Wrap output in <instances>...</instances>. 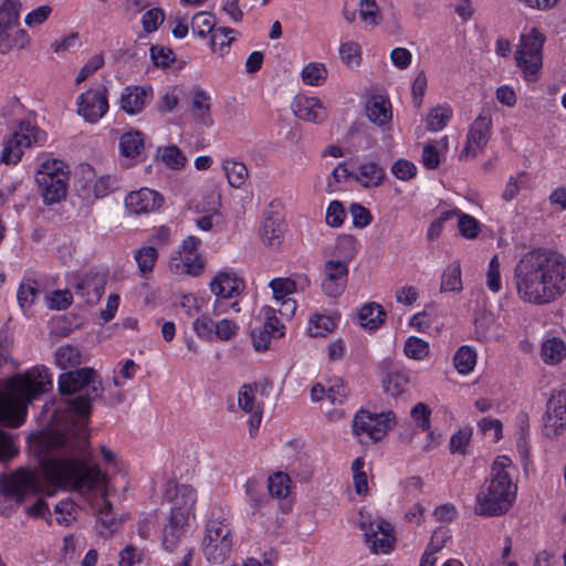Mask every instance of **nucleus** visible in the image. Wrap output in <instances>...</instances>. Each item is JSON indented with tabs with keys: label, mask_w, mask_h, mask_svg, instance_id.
Returning <instances> with one entry per match:
<instances>
[{
	"label": "nucleus",
	"mask_w": 566,
	"mask_h": 566,
	"mask_svg": "<svg viewBox=\"0 0 566 566\" xmlns=\"http://www.w3.org/2000/svg\"><path fill=\"white\" fill-rule=\"evenodd\" d=\"M77 454L72 457L43 458L38 470L21 468L0 476L3 494L18 503L31 495L53 496L57 489H67L86 496L95 509L96 531L103 537L112 536L122 524L107 500L106 475L97 465L90 464L85 430L75 431Z\"/></svg>",
	"instance_id": "nucleus-1"
},
{
	"label": "nucleus",
	"mask_w": 566,
	"mask_h": 566,
	"mask_svg": "<svg viewBox=\"0 0 566 566\" xmlns=\"http://www.w3.org/2000/svg\"><path fill=\"white\" fill-rule=\"evenodd\" d=\"M57 386L62 395L78 394V396L69 400V406L80 419L73 420L65 429H53L31 441L30 449L36 455L39 464L45 457H72L77 454L74 433L80 428L85 430L86 451H90L84 418L91 412L93 398L101 394V382L96 379V373L92 368H80L61 374Z\"/></svg>",
	"instance_id": "nucleus-2"
},
{
	"label": "nucleus",
	"mask_w": 566,
	"mask_h": 566,
	"mask_svg": "<svg viewBox=\"0 0 566 566\" xmlns=\"http://www.w3.org/2000/svg\"><path fill=\"white\" fill-rule=\"evenodd\" d=\"M513 280L522 302L551 304L566 292V256L553 249H531L516 262Z\"/></svg>",
	"instance_id": "nucleus-3"
},
{
	"label": "nucleus",
	"mask_w": 566,
	"mask_h": 566,
	"mask_svg": "<svg viewBox=\"0 0 566 566\" xmlns=\"http://www.w3.org/2000/svg\"><path fill=\"white\" fill-rule=\"evenodd\" d=\"M52 386L53 376L43 365L15 375L0 392V421L11 427L21 426L27 418L28 405Z\"/></svg>",
	"instance_id": "nucleus-4"
},
{
	"label": "nucleus",
	"mask_w": 566,
	"mask_h": 566,
	"mask_svg": "<svg viewBox=\"0 0 566 566\" xmlns=\"http://www.w3.org/2000/svg\"><path fill=\"white\" fill-rule=\"evenodd\" d=\"M513 473L514 467L509 457L497 455L493 460L489 478L475 496L474 512L478 515L500 516L512 507L517 493Z\"/></svg>",
	"instance_id": "nucleus-5"
},
{
	"label": "nucleus",
	"mask_w": 566,
	"mask_h": 566,
	"mask_svg": "<svg viewBox=\"0 0 566 566\" xmlns=\"http://www.w3.org/2000/svg\"><path fill=\"white\" fill-rule=\"evenodd\" d=\"M210 292L214 295L211 315L219 317L229 310L239 313V303L245 290V282L233 269L218 271L209 283Z\"/></svg>",
	"instance_id": "nucleus-6"
},
{
	"label": "nucleus",
	"mask_w": 566,
	"mask_h": 566,
	"mask_svg": "<svg viewBox=\"0 0 566 566\" xmlns=\"http://www.w3.org/2000/svg\"><path fill=\"white\" fill-rule=\"evenodd\" d=\"M234 546L232 527L227 517L212 512L201 542V551L210 564H222L231 554Z\"/></svg>",
	"instance_id": "nucleus-7"
},
{
	"label": "nucleus",
	"mask_w": 566,
	"mask_h": 566,
	"mask_svg": "<svg viewBox=\"0 0 566 566\" xmlns=\"http://www.w3.org/2000/svg\"><path fill=\"white\" fill-rule=\"evenodd\" d=\"M545 41V35L535 28L524 31L520 36L515 61L527 82H536L539 78Z\"/></svg>",
	"instance_id": "nucleus-8"
},
{
	"label": "nucleus",
	"mask_w": 566,
	"mask_h": 566,
	"mask_svg": "<svg viewBox=\"0 0 566 566\" xmlns=\"http://www.w3.org/2000/svg\"><path fill=\"white\" fill-rule=\"evenodd\" d=\"M35 179L44 203L53 205L65 198L69 170L62 160L55 158L44 159L39 165Z\"/></svg>",
	"instance_id": "nucleus-9"
},
{
	"label": "nucleus",
	"mask_w": 566,
	"mask_h": 566,
	"mask_svg": "<svg viewBox=\"0 0 566 566\" xmlns=\"http://www.w3.org/2000/svg\"><path fill=\"white\" fill-rule=\"evenodd\" d=\"M46 140V134L29 120L20 122L13 132L3 140L0 161L6 165H17L24 149L40 146Z\"/></svg>",
	"instance_id": "nucleus-10"
},
{
	"label": "nucleus",
	"mask_w": 566,
	"mask_h": 566,
	"mask_svg": "<svg viewBox=\"0 0 566 566\" xmlns=\"http://www.w3.org/2000/svg\"><path fill=\"white\" fill-rule=\"evenodd\" d=\"M200 245L199 238L187 237L169 258L170 273L177 276H199L206 266V260L199 251Z\"/></svg>",
	"instance_id": "nucleus-11"
},
{
	"label": "nucleus",
	"mask_w": 566,
	"mask_h": 566,
	"mask_svg": "<svg viewBox=\"0 0 566 566\" xmlns=\"http://www.w3.org/2000/svg\"><path fill=\"white\" fill-rule=\"evenodd\" d=\"M395 422L396 416L392 411L373 413L360 409L353 419V434L360 443H374L381 440Z\"/></svg>",
	"instance_id": "nucleus-12"
},
{
	"label": "nucleus",
	"mask_w": 566,
	"mask_h": 566,
	"mask_svg": "<svg viewBox=\"0 0 566 566\" xmlns=\"http://www.w3.org/2000/svg\"><path fill=\"white\" fill-rule=\"evenodd\" d=\"M76 112L86 123H98L108 112L107 90L103 86L88 88L76 98Z\"/></svg>",
	"instance_id": "nucleus-13"
},
{
	"label": "nucleus",
	"mask_w": 566,
	"mask_h": 566,
	"mask_svg": "<svg viewBox=\"0 0 566 566\" xmlns=\"http://www.w3.org/2000/svg\"><path fill=\"white\" fill-rule=\"evenodd\" d=\"M492 128V119L488 113H481L470 125L467 140L459 154L460 160H471L485 148Z\"/></svg>",
	"instance_id": "nucleus-14"
},
{
	"label": "nucleus",
	"mask_w": 566,
	"mask_h": 566,
	"mask_svg": "<svg viewBox=\"0 0 566 566\" xmlns=\"http://www.w3.org/2000/svg\"><path fill=\"white\" fill-rule=\"evenodd\" d=\"M165 496L170 504L169 515L189 521L195 518L197 491L191 485L169 483Z\"/></svg>",
	"instance_id": "nucleus-15"
},
{
	"label": "nucleus",
	"mask_w": 566,
	"mask_h": 566,
	"mask_svg": "<svg viewBox=\"0 0 566 566\" xmlns=\"http://www.w3.org/2000/svg\"><path fill=\"white\" fill-rule=\"evenodd\" d=\"M296 118L312 124H322L328 116V109L321 98L303 94L296 95L291 104Z\"/></svg>",
	"instance_id": "nucleus-16"
},
{
	"label": "nucleus",
	"mask_w": 566,
	"mask_h": 566,
	"mask_svg": "<svg viewBox=\"0 0 566 566\" xmlns=\"http://www.w3.org/2000/svg\"><path fill=\"white\" fill-rule=\"evenodd\" d=\"M566 427V390L554 394L547 402L544 430L548 437L559 434Z\"/></svg>",
	"instance_id": "nucleus-17"
},
{
	"label": "nucleus",
	"mask_w": 566,
	"mask_h": 566,
	"mask_svg": "<svg viewBox=\"0 0 566 566\" xmlns=\"http://www.w3.org/2000/svg\"><path fill=\"white\" fill-rule=\"evenodd\" d=\"M258 387L255 385H243L238 392V403L242 411L250 415L248 424L250 434H254L262 421V402L258 400Z\"/></svg>",
	"instance_id": "nucleus-18"
},
{
	"label": "nucleus",
	"mask_w": 566,
	"mask_h": 566,
	"mask_svg": "<svg viewBox=\"0 0 566 566\" xmlns=\"http://www.w3.org/2000/svg\"><path fill=\"white\" fill-rule=\"evenodd\" d=\"M348 266L343 261L329 260L324 266L323 292L331 297L339 296L347 283Z\"/></svg>",
	"instance_id": "nucleus-19"
},
{
	"label": "nucleus",
	"mask_w": 566,
	"mask_h": 566,
	"mask_svg": "<svg viewBox=\"0 0 566 566\" xmlns=\"http://www.w3.org/2000/svg\"><path fill=\"white\" fill-rule=\"evenodd\" d=\"M164 203L163 196L149 188L129 192L125 198L126 209L134 214L150 213L158 210Z\"/></svg>",
	"instance_id": "nucleus-20"
},
{
	"label": "nucleus",
	"mask_w": 566,
	"mask_h": 566,
	"mask_svg": "<svg viewBox=\"0 0 566 566\" xmlns=\"http://www.w3.org/2000/svg\"><path fill=\"white\" fill-rule=\"evenodd\" d=\"M273 298L280 305L282 316L292 317L296 311V302L290 296L297 291V282L291 277H276L270 281Z\"/></svg>",
	"instance_id": "nucleus-21"
},
{
	"label": "nucleus",
	"mask_w": 566,
	"mask_h": 566,
	"mask_svg": "<svg viewBox=\"0 0 566 566\" xmlns=\"http://www.w3.org/2000/svg\"><path fill=\"white\" fill-rule=\"evenodd\" d=\"M365 538L376 554H388L396 542L392 525L380 517L375 520V527L365 533Z\"/></svg>",
	"instance_id": "nucleus-22"
},
{
	"label": "nucleus",
	"mask_w": 566,
	"mask_h": 566,
	"mask_svg": "<svg viewBox=\"0 0 566 566\" xmlns=\"http://www.w3.org/2000/svg\"><path fill=\"white\" fill-rule=\"evenodd\" d=\"M151 95V87L126 86L119 96V107L128 115H137L145 109L150 102Z\"/></svg>",
	"instance_id": "nucleus-23"
},
{
	"label": "nucleus",
	"mask_w": 566,
	"mask_h": 566,
	"mask_svg": "<svg viewBox=\"0 0 566 566\" xmlns=\"http://www.w3.org/2000/svg\"><path fill=\"white\" fill-rule=\"evenodd\" d=\"M366 116L373 124L389 128L392 120V107L389 98L382 94L371 95L366 102Z\"/></svg>",
	"instance_id": "nucleus-24"
},
{
	"label": "nucleus",
	"mask_w": 566,
	"mask_h": 566,
	"mask_svg": "<svg viewBox=\"0 0 566 566\" xmlns=\"http://www.w3.org/2000/svg\"><path fill=\"white\" fill-rule=\"evenodd\" d=\"M31 44L32 38L23 28L17 25L0 31V53L2 54H8L13 51H27L30 49Z\"/></svg>",
	"instance_id": "nucleus-25"
},
{
	"label": "nucleus",
	"mask_w": 566,
	"mask_h": 566,
	"mask_svg": "<svg viewBox=\"0 0 566 566\" xmlns=\"http://www.w3.org/2000/svg\"><path fill=\"white\" fill-rule=\"evenodd\" d=\"M385 177V169L371 160L361 161L353 169V179L365 188L379 187Z\"/></svg>",
	"instance_id": "nucleus-26"
},
{
	"label": "nucleus",
	"mask_w": 566,
	"mask_h": 566,
	"mask_svg": "<svg viewBox=\"0 0 566 566\" xmlns=\"http://www.w3.org/2000/svg\"><path fill=\"white\" fill-rule=\"evenodd\" d=\"M189 520L169 515L161 531V545L166 551L172 552L185 536Z\"/></svg>",
	"instance_id": "nucleus-27"
},
{
	"label": "nucleus",
	"mask_w": 566,
	"mask_h": 566,
	"mask_svg": "<svg viewBox=\"0 0 566 566\" xmlns=\"http://www.w3.org/2000/svg\"><path fill=\"white\" fill-rule=\"evenodd\" d=\"M211 96L201 88H195L191 93V115L193 119L205 126L212 125Z\"/></svg>",
	"instance_id": "nucleus-28"
},
{
	"label": "nucleus",
	"mask_w": 566,
	"mask_h": 566,
	"mask_svg": "<svg viewBox=\"0 0 566 566\" xmlns=\"http://www.w3.org/2000/svg\"><path fill=\"white\" fill-rule=\"evenodd\" d=\"M220 209V196L217 193H210L207 197L206 202H199L195 206L197 212L203 213V216L196 219V227L202 231H210L213 227V217L219 214Z\"/></svg>",
	"instance_id": "nucleus-29"
},
{
	"label": "nucleus",
	"mask_w": 566,
	"mask_h": 566,
	"mask_svg": "<svg viewBox=\"0 0 566 566\" xmlns=\"http://www.w3.org/2000/svg\"><path fill=\"white\" fill-rule=\"evenodd\" d=\"M541 357L547 365H557L566 357V344L559 337L546 338L541 346Z\"/></svg>",
	"instance_id": "nucleus-30"
},
{
	"label": "nucleus",
	"mask_w": 566,
	"mask_h": 566,
	"mask_svg": "<svg viewBox=\"0 0 566 566\" xmlns=\"http://www.w3.org/2000/svg\"><path fill=\"white\" fill-rule=\"evenodd\" d=\"M238 31L228 27L217 28L210 36V48L221 56L229 53L231 44L237 40Z\"/></svg>",
	"instance_id": "nucleus-31"
},
{
	"label": "nucleus",
	"mask_w": 566,
	"mask_h": 566,
	"mask_svg": "<svg viewBox=\"0 0 566 566\" xmlns=\"http://www.w3.org/2000/svg\"><path fill=\"white\" fill-rule=\"evenodd\" d=\"M339 321L336 314H314L308 319L307 332L312 337H322L333 332Z\"/></svg>",
	"instance_id": "nucleus-32"
},
{
	"label": "nucleus",
	"mask_w": 566,
	"mask_h": 566,
	"mask_svg": "<svg viewBox=\"0 0 566 566\" xmlns=\"http://www.w3.org/2000/svg\"><path fill=\"white\" fill-rule=\"evenodd\" d=\"M40 293V284L36 280L24 276L17 291V300L23 312H27L34 304Z\"/></svg>",
	"instance_id": "nucleus-33"
},
{
	"label": "nucleus",
	"mask_w": 566,
	"mask_h": 566,
	"mask_svg": "<svg viewBox=\"0 0 566 566\" xmlns=\"http://www.w3.org/2000/svg\"><path fill=\"white\" fill-rule=\"evenodd\" d=\"M409 374L402 370L388 371L382 378L384 390L392 397H399L406 392L409 387Z\"/></svg>",
	"instance_id": "nucleus-34"
},
{
	"label": "nucleus",
	"mask_w": 566,
	"mask_h": 566,
	"mask_svg": "<svg viewBox=\"0 0 566 566\" xmlns=\"http://www.w3.org/2000/svg\"><path fill=\"white\" fill-rule=\"evenodd\" d=\"M158 251L154 245H143L134 252V260L143 277H148L158 261Z\"/></svg>",
	"instance_id": "nucleus-35"
},
{
	"label": "nucleus",
	"mask_w": 566,
	"mask_h": 566,
	"mask_svg": "<svg viewBox=\"0 0 566 566\" xmlns=\"http://www.w3.org/2000/svg\"><path fill=\"white\" fill-rule=\"evenodd\" d=\"M357 318L361 327L374 331L384 323L385 312L379 304L368 303L359 310Z\"/></svg>",
	"instance_id": "nucleus-36"
},
{
	"label": "nucleus",
	"mask_w": 566,
	"mask_h": 566,
	"mask_svg": "<svg viewBox=\"0 0 566 566\" xmlns=\"http://www.w3.org/2000/svg\"><path fill=\"white\" fill-rule=\"evenodd\" d=\"M221 166L231 187L241 188L245 184L249 171L243 163L227 158Z\"/></svg>",
	"instance_id": "nucleus-37"
},
{
	"label": "nucleus",
	"mask_w": 566,
	"mask_h": 566,
	"mask_svg": "<svg viewBox=\"0 0 566 566\" xmlns=\"http://www.w3.org/2000/svg\"><path fill=\"white\" fill-rule=\"evenodd\" d=\"M453 111L448 104L432 107L426 118L427 129L430 132L442 130L452 118Z\"/></svg>",
	"instance_id": "nucleus-38"
},
{
	"label": "nucleus",
	"mask_w": 566,
	"mask_h": 566,
	"mask_svg": "<svg viewBox=\"0 0 566 566\" xmlns=\"http://www.w3.org/2000/svg\"><path fill=\"white\" fill-rule=\"evenodd\" d=\"M440 291L453 293L462 291L461 265L459 261H453L443 270Z\"/></svg>",
	"instance_id": "nucleus-39"
},
{
	"label": "nucleus",
	"mask_w": 566,
	"mask_h": 566,
	"mask_svg": "<svg viewBox=\"0 0 566 566\" xmlns=\"http://www.w3.org/2000/svg\"><path fill=\"white\" fill-rule=\"evenodd\" d=\"M21 10L20 0H3L0 3V31L19 25Z\"/></svg>",
	"instance_id": "nucleus-40"
},
{
	"label": "nucleus",
	"mask_w": 566,
	"mask_h": 566,
	"mask_svg": "<svg viewBox=\"0 0 566 566\" xmlns=\"http://www.w3.org/2000/svg\"><path fill=\"white\" fill-rule=\"evenodd\" d=\"M476 357L478 355L473 347L469 345L460 346L453 356V364L457 371L461 375L472 373L476 365Z\"/></svg>",
	"instance_id": "nucleus-41"
},
{
	"label": "nucleus",
	"mask_w": 566,
	"mask_h": 566,
	"mask_svg": "<svg viewBox=\"0 0 566 566\" xmlns=\"http://www.w3.org/2000/svg\"><path fill=\"white\" fill-rule=\"evenodd\" d=\"M216 24V17L207 11H199L191 19L192 33L200 39L207 38L210 33L212 34L217 29Z\"/></svg>",
	"instance_id": "nucleus-42"
},
{
	"label": "nucleus",
	"mask_w": 566,
	"mask_h": 566,
	"mask_svg": "<svg viewBox=\"0 0 566 566\" xmlns=\"http://www.w3.org/2000/svg\"><path fill=\"white\" fill-rule=\"evenodd\" d=\"M301 77L306 85L321 86L327 78V69L323 63L310 62L303 67Z\"/></svg>",
	"instance_id": "nucleus-43"
},
{
	"label": "nucleus",
	"mask_w": 566,
	"mask_h": 566,
	"mask_svg": "<svg viewBox=\"0 0 566 566\" xmlns=\"http://www.w3.org/2000/svg\"><path fill=\"white\" fill-rule=\"evenodd\" d=\"M357 240L350 234H343L335 241L334 254L347 264L357 253Z\"/></svg>",
	"instance_id": "nucleus-44"
},
{
	"label": "nucleus",
	"mask_w": 566,
	"mask_h": 566,
	"mask_svg": "<svg viewBox=\"0 0 566 566\" xmlns=\"http://www.w3.org/2000/svg\"><path fill=\"white\" fill-rule=\"evenodd\" d=\"M448 137L443 136L436 144H427L422 150V164L428 169H436L440 164V151L448 149Z\"/></svg>",
	"instance_id": "nucleus-45"
},
{
	"label": "nucleus",
	"mask_w": 566,
	"mask_h": 566,
	"mask_svg": "<svg viewBox=\"0 0 566 566\" xmlns=\"http://www.w3.org/2000/svg\"><path fill=\"white\" fill-rule=\"evenodd\" d=\"M454 217L458 218V229L460 234L468 239L474 240L481 232V223L471 214L464 213L457 209Z\"/></svg>",
	"instance_id": "nucleus-46"
},
{
	"label": "nucleus",
	"mask_w": 566,
	"mask_h": 566,
	"mask_svg": "<svg viewBox=\"0 0 566 566\" xmlns=\"http://www.w3.org/2000/svg\"><path fill=\"white\" fill-rule=\"evenodd\" d=\"M260 235L263 243L266 245L277 247L282 241L283 231L275 220L272 218H266L261 224Z\"/></svg>",
	"instance_id": "nucleus-47"
},
{
	"label": "nucleus",
	"mask_w": 566,
	"mask_h": 566,
	"mask_svg": "<svg viewBox=\"0 0 566 566\" xmlns=\"http://www.w3.org/2000/svg\"><path fill=\"white\" fill-rule=\"evenodd\" d=\"M144 147V142L139 132H127L120 136L119 149L123 156L134 157L138 155Z\"/></svg>",
	"instance_id": "nucleus-48"
},
{
	"label": "nucleus",
	"mask_w": 566,
	"mask_h": 566,
	"mask_svg": "<svg viewBox=\"0 0 566 566\" xmlns=\"http://www.w3.org/2000/svg\"><path fill=\"white\" fill-rule=\"evenodd\" d=\"M55 364L61 369H67L81 364L80 350L71 345L61 346L55 352Z\"/></svg>",
	"instance_id": "nucleus-49"
},
{
	"label": "nucleus",
	"mask_w": 566,
	"mask_h": 566,
	"mask_svg": "<svg viewBox=\"0 0 566 566\" xmlns=\"http://www.w3.org/2000/svg\"><path fill=\"white\" fill-rule=\"evenodd\" d=\"M260 316L264 319L263 329L264 334L271 337L283 336L284 326L275 316V310L270 306H263L260 310Z\"/></svg>",
	"instance_id": "nucleus-50"
},
{
	"label": "nucleus",
	"mask_w": 566,
	"mask_h": 566,
	"mask_svg": "<svg viewBox=\"0 0 566 566\" xmlns=\"http://www.w3.org/2000/svg\"><path fill=\"white\" fill-rule=\"evenodd\" d=\"M338 53L348 67H357L361 63V49L357 42L346 41L339 45Z\"/></svg>",
	"instance_id": "nucleus-51"
},
{
	"label": "nucleus",
	"mask_w": 566,
	"mask_h": 566,
	"mask_svg": "<svg viewBox=\"0 0 566 566\" xmlns=\"http://www.w3.org/2000/svg\"><path fill=\"white\" fill-rule=\"evenodd\" d=\"M403 352L408 358L422 360L429 355L430 349L428 342L417 336H410L405 343Z\"/></svg>",
	"instance_id": "nucleus-52"
},
{
	"label": "nucleus",
	"mask_w": 566,
	"mask_h": 566,
	"mask_svg": "<svg viewBox=\"0 0 566 566\" xmlns=\"http://www.w3.org/2000/svg\"><path fill=\"white\" fill-rule=\"evenodd\" d=\"M239 332V324L230 318H221L216 322L213 328V340L229 342L233 339Z\"/></svg>",
	"instance_id": "nucleus-53"
},
{
	"label": "nucleus",
	"mask_w": 566,
	"mask_h": 566,
	"mask_svg": "<svg viewBox=\"0 0 566 566\" xmlns=\"http://www.w3.org/2000/svg\"><path fill=\"white\" fill-rule=\"evenodd\" d=\"M269 492L272 496L277 499L286 497L291 489V480L287 474L277 472L269 476L268 480Z\"/></svg>",
	"instance_id": "nucleus-54"
},
{
	"label": "nucleus",
	"mask_w": 566,
	"mask_h": 566,
	"mask_svg": "<svg viewBox=\"0 0 566 566\" xmlns=\"http://www.w3.org/2000/svg\"><path fill=\"white\" fill-rule=\"evenodd\" d=\"M431 408L424 402H417L410 410V417L416 428L428 432L431 428Z\"/></svg>",
	"instance_id": "nucleus-55"
},
{
	"label": "nucleus",
	"mask_w": 566,
	"mask_h": 566,
	"mask_svg": "<svg viewBox=\"0 0 566 566\" xmlns=\"http://www.w3.org/2000/svg\"><path fill=\"white\" fill-rule=\"evenodd\" d=\"M247 500L253 510L262 509L268 500L262 493V485L254 479H250L244 484Z\"/></svg>",
	"instance_id": "nucleus-56"
},
{
	"label": "nucleus",
	"mask_w": 566,
	"mask_h": 566,
	"mask_svg": "<svg viewBox=\"0 0 566 566\" xmlns=\"http://www.w3.org/2000/svg\"><path fill=\"white\" fill-rule=\"evenodd\" d=\"M485 284L493 293H497L502 289L501 263L499 255H493L489 262L485 273Z\"/></svg>",
	"instance_id": "nucleus-57"
},
{
	"label": "nucleus",
	"mask_w": 566,
	"mask_h": 566,
	"mask_svg": "<svg viewBox=\"0 0 566 566\" xmlns=\"http://www.w3.org/2000/svg\"><path fill=\"white\" fill-rule=\"evenodd\" d=\"M76 504L70 499L60 501L55 507L56 522L62 526H69L76 517Z\"/></svg>",
	"instance_id": "nucleus-58"
},
{
	"label": "nucleus",
	"mask_w": 566,
	"mask_h": 566,
	"mask_svg": "<svg viewBox=\"0 0 566 566\" xmlns=\"http://www.w3.org/2000/svg\"><path fill=\"white\" fill-rule=\"evenodd\" d=\"M216 322L209 314H202L192 322L193 333L202 340H213V328Z\"/></svg>",
	"instance_id": "nucleus-59"
},
{
	"label": "nucleus",
	"mask_w": 566,
	"mask_h": 566,
	"mask_svg": "<svg viewBox=\"0 0 566 566\" xmlns=\"http://www.w3.org/2000/svg\"><path fill=\"white\" fill-rule=\"evenodd\" d=\"M365 465L364 458H356L352 464L354 488L357 494L365 495L368 491V479L363 470Z\"/></svg>",
	"instance_id": "nucleus-60"
},
{
	"label": "nucleus",
	"mask_w": 566,
	"mask_h": 566,
	"mask_svg": "<svg viewBox=\"0 0 566 566\" xmlns=\"http://www.w3.org/2000/svg\"><path fill=\"white\" fill-rule=\"evenodd\" d=\"M327 400L332 405H343L348 397L349 390L342 379H333L326 388Z\"/></svg>",
	"instance_id": "nucleus-61"
},
{
	"label": "nucleus",
	"mask_w": 566,
	"mask_h": 566,
	"mask_svg": "<svg viewBox=\"0 0 566 566\" xmlns=\"http://www.w3.org/2000/svg\"><path fill=\"white\" fill-rule=\"evenodd\" d=\"M52 7L49 4L40 6L33 10H31L24 17V24L30 29L40 28L43 23H45L52 14Z\"/></svg>",
	"instance_id": "nucleus-62"
},
{
	"label": "nucleus",
	"mask_w": 566,
	"mask_h": 566,
	"mask_svg": "<svg viewBox=\"0 0 566 566\" xmlns=\"http://www.w3.org/2000/svg\"><path fill=\"white\" fill-rule=\"evenodd\" d=\"M359 17L361 21L373 27L379 24L381 17L375 0L359 1Z\"/></svg>",
	"instance_id": "nucleus-63"
},
{
	"label": "nucleus",
	"mask_w": 566,
	"mask_h": 566,
	"mask_svg": "<svg viewBox=\"0 0 566 566\" xmlns=\"http://www.w3.org/2000/svg\"><path fill=\"white\" fill-rule=\"evenodd\" d=\"M165 21V12L160 8H151L146 11L142 17V25L145 32L151 33L158 30V28Z\"/></svg>",
	"instance_id": "nucleus-64"
}]
</instances>
